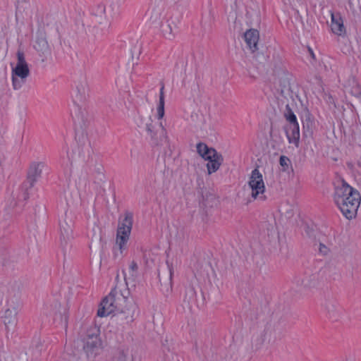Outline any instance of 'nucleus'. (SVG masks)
<instances>
[{
  "label": "nucleus",
  "instance_id": "39448f33",
  "mask_svg": "<svg viewBox=\"0 0 361 361\" xmlns=\"http://www.w3.org/2000/svg\"><path fill=\"white\" fill-rule=\"evenodd\" d=\"M89 96V88L85 77H82L75 83V91L73 96L74 104L78 106L75 111H87L86 101Z\"/></svg>",
  "mask_w": 361,
  "mask_h": 361
},
{
  "label": "nucleus",
  "instance_id": "c756f323",
  "mask_svg": "<svg viewBox=\"0 0 361 361\" xmlns=\"http://www.w3.org/2000/svg\"><path fill=\"white\" fill-rule=\"evenodd\" d=\"M125 318L127 319V323H128L129 322L132 321V319H128V316L127 317H125Z\"/></svg>",
  "mask_w": 361,
  "mask_h": 361
},
{
  "label": "nucleus",
  "instance_id": "a878e982",
  "mask_svg": "<svg viewBox=\"0 0 361 361\" xmlns=\"http://www.w3.org/2000/svg\"><path fill=\"white\" fill-rule=\"evenodd\" d=\"M123 313H124L123 311H121V312H118V310H117V307L114 305V317H116V320L117 321L123 319Z\"/></svg>",
  "mask_w": 361,
  "mask_h": 361
},
{
  "label": "nucleus",
  "instance_id": "bb28decb",
  "mask_svg": "<svg viewBox=\"0 0 361 361\" xmlns=\"http://www.w3.org/2000/svg\"><path fill=\"white\" fill-rule=\"evenodd\" d=\"M319 251L322 255H327V253L329 252V248L326 245H324V244L320 243L319 244Z\"/></svg>",
  "mask_w": 361,
  "mask_h": 361
},
{
  "label": "nucleus",
  "instance_id": "20e7f679",
  "mask_svg": "<svg viewBox=\"0 0 361 361\" xmlns=\"http://www.w3.org/2000/svg\"><path fill=\"white\" fill-rule=\"evenodd\" d=\"M133 226V214L126 212L123 216H120L116 233V243L118 246L120 253L123 255L127 250V243Z\"/></svg>",
  "mask_w": 361,
  "mask_h": 361
},
{
  "label": "nucleus",
  "instance_id": "412c9836",
  "mask_svg": "<svg viewBox=\"0 0 361 361\" xmlns=\"http://www.w3.org/2000/svg\"><path fill=\"white\" fill-rule=\"evenodd\" d=\"M164 85L161 83L159 94V102L157 106V113H164Z\"/></svg>",
  "mask_w": 361,
  "mask_h": 361
},
{
  "label": "nucleus",
  "instance_id": "6e6552de",
  "mask_svg": "<svg viewBox=\"0 0 361 361\" xmlns=\"http://www.w3.org/2000/svg\"><path fill=\"white\" fill-rule=\"evenodd\" d=\"M43 313L47 316H51L56 320L66 321V308L61 307L57 300L47 301L43 306Z\"/></svg>",
  "mask_w": 361,
  "mask_h": 361
},
{
  "label": "nucleus",
  "instance_id": "9b49d317",
  "mask_svg": "<svg viewBox=\"0 0 361 361\" xmlns=\"http://www.w3.org/2000/svg\"><path fill=\"white\" fill-rule=\"evenodd\" d=\"M17 310L13 305L6 309L2 316L3 322L7 331H13L17 324Z\"/></svg>",
  "mask_w": 361,
  "mask_h": 361
},
{
  "label": "nucleus",
  "instance_id": "6ab92c4d",
  "mask_svg": "<svg viewBox=\"0 0 361 361\" xmlns=\"http://www.w3.org/2000/svg\"><path fill=\"white\" fill-rule=\"evenodd\" d=\"M29 7V2L27 1H18L16 4V18H23V12Z\"/></svg>",
  "mask_w": 361,
  "mask_h": 361
},
{
  "label": "nucleus",
  "instance_id": "ddd939ff",
  "mask_svg": "<svg viewBox=\"0 0 361 361\" xmlns=\"http://www.w3.org/2000/svg\"><path fill=\"white\" fill-rule=\"evenodd\" d=\"M75 129V137L80 142H85L86 136L83 135V129L87 126V121L85 119L84 114H76L73 118Z\"/></svg>",
  "mask_w": 361,
  "mask_h": 361
},
{
  "label": "nucleus",
  "instance_id": "f8f14e48",
  "mask_svg": "<svg viewBox=\"0 0 361 361\" xmlns=\"http://www.w3.org/2000/svg\"><path fill=\"white\" fill-rule=\"evenodd\" d=\"M113 312V290L101 302L97 315L100 317H107Z\"/></svg>",
  "mask_w": 361,
  "mask_h": 361
},
{
  "label": "nucleus",
  "instance_id": "423d86ee",
  "mask_svg": "<svg viewBox=\"0 0 361 361\" xmlns=\"http://www.w3.org/2000/svg\"><path fill=\"white\" fill-rule=\"evenodd\" d=\"M248 185L252 190L251 195L254 199H257V197L262 200L265 199V197L263 195L265 190V185L262 174L257 168L252 171L248 181Z\"/></svg>",
  "mask_w": 361,
  "mask_h": 361
},
{
  "label": "nucleus",
  "instance_id": "7ed1b4c3",
  "mask_svg": "<svg viewBox=\"0 0 361 361\" xmlns=\"http://www.w3.org/2000/svg\"><path fill=\"white\" fill-rule=\"evenodd\" d=\"M17 62L11 70L12 85L14 90H20L25 83L30 75L28 64L25 61L24 53L18 50L16 54Z\"/></svg>",
  "mask_w": 361,
  "mask_h": 361
},
{
  "label": "nucleus",
  "instance_id": "4be33fe9",
  "mask_svg": "<svg viewBox=\"0 0 361 361\" xmlns=\"http://www.w3.org/2000/svg\"><path fill=\"white\" fill-rule=\"evenodd\" d=\"M324 307L330 315L334 314L336 310V303L334 301H326Z\"/></svg>",
  "mask_w": 361,
  "mask_h": 361
},
{
  "label": "nucleus",
  "instance_id": "c9c22d12",
  "mask_svg": "<svg viewBox=\"0 0 361 361\" xmlns=\"http://www.w3.org/2000/svg\"><path fill=\"white\" fill-rule=\"evenodd\" d=\"M329 99H332V97L331 96H329Z\"/></svg>",
  "mask_w": 361,
  "mask_h": 361
},
{
  "label": "nucleus",
  "instance_id": "b1692460",
  "mask_svg": "<svg viewBox=\"0 0 361 361\" xmlns=\"http://www.w3.org/2000/svg\"><path fill=\"white\" fill-rule=\"evenodd\" d=\"M290 159L286 157V156H281L279 159V163L280 165L284 168V170H286V168L288 166V164H290Z\"/></svg>",
  "mask_w": 361,
  "mask_h": 361
},
{
  "label": "nucleus",
  "instance_id": "2f4dec72",
  "mask_svg": "<svg viewBox=\"0 0 361 361\" xmlns=\"http://www.w3.org/2000/svg\"><path fill=\"white\" fill-rule=\"evenodd\" d=\"M357 164L361 167V161H358Z\"/></svg>",
  "mask_w": 361,
  "mask_h": 361
},
{
  "label": "nucleus",
  "instance_id": "cd10ccee",
  "mask_svg": "<svg viewBox=\"0 0 361 361\" xmlns=\"http://www.w3.org/2000/svg\"><path fill=\"white\" fill-rule=\"evenodd\" d=\"M130 268L132 271H136L138 268L137 263L135 262H133L130 266Z\"/></svg>",
  "mask_w": 361,
  "mask_h": 361
},
{
  "label": "nucleus",
  "instance_id": "393cba45",
  "mask_svg": "<svg viewBox=\"0 0 361 361\" xmlns=\"http://www.w3.org/2000/svg\"><path fill=\"white\" fill-rule=\"evenodd\" d=\"M163 32L166 37L171 38L173 37V35L172 33V29L170 25H168L166 28H163Z\"/></svg>",
  "mask_w": 361,
  "mask_h": 361
},
{
  "label": "nucleus",
  "instance_id": "7c9ffc66",
  "mask_svg": "<svg viewBox=\"0 0 361 361\" xmlns=\"http://www.w3.org/2000/svg\"><path fill=\"white\" fill-rule=\"evenodd\" d=\"M300 285L307 286V284H306V283H305L304 280H302V281H301Z\"/></svg>",
  "mask_w": 361,
  "mask_h": 361
},
{
  "label": "nucleus",
  "instance_id": "f257e3e1",
  "mask_svg": "<svg viewBox=\"0 0 361 361\" xmlns=\"http://www.w3.org/2000/svg\"><path fill=\"white\" fill-rule=\"evenodd\" d=\"M334 200L346 219H352L356 216L361 196L357 190L343 180L335 187Z\"/></svg>",
  "mask_w": 361,
  "mask_h": 361
},
{
  "label": "nucleus",
  "instance_id": "aec40b11",
  "mask_svg": "<svg viewBox=\"0 0 361 361\" xmlns=\"http://www.w3.org/2000/svg\"><path fill=\"white\" fill-rule=\"evenodd\" d=\"M196 147L197 152L202 158L204 157L207 154H208L209 152H210V149H214L213 147H209L204 142L197 143Z\"/></svg>",
  "mask_w": 361,
  "mask_h": 361
},
{
  "label": "nucleus",
  "instance_id": "5701e85b",
  "mask_svg": "<svg viewBox=\"0 0 361 361\" xmlns=\"http://www.w3.org/2000/svg\"><path fill=\"white\" fill-rule=\"evenodd\" d=\"M286 110H287V113L291 114L293 113L292 110L290 109L289 105L288 104H284V102H282L281 106H279L278 109H274V111L276 113L277 111H280L282 113H286Z\"/></svg>",
  "mask_w": 361,
  "mask_h": 361
},
{
  "label": "nucleus",
  "instance_id": "e433bc0d",
  "mask_svg": "<svg viewBox=\"0 0 361 361\" xmlns=\"http://www.w3.org/2000/svg\"><path fill=\"white\" fill-rule=\"evenodd\" d=\"M121 0H118V3L121 2Z\"/></svg>",
  "mask_w": 361,
  "mask_h": 361
},
{
  "label": "nucleus",
  "instance_id": "f3484780",
  "mask_svg": "<svg viewBox=\"0 0 361 361\" xmlns=\"http://www.w3.org/2000/svg\"><path fill=\"white\" fill-rule=\"evenodd\" d=\"M114 361H133V355L126 345H121L114 353Z\"/></svg>",
  "mask_w": 361,
  "mask_h": 361
},
{
  "label": "nucleus",
  "instance_id": "a211bd4d",
  "mask_svg": "<svg viewBox=\"0 0 361 361\" xmlns=\"http://www.w3.org/2000/svg\"><path fill=\"white\" fill-rule=\"evenodd\" d=\"M43 164L41 163H34L31 165L27 180L30 183V185H32L36 179L40 176Z\"/></svg>",
  "mask_w": 361,
  "mask_h": 361
},
{
  "label": "nucleus",
  "instance_id": "9d476101",
  "mask_svg": "<svg viewBox=\"0 0 361 361\" xmlns=\"http://www.w3.org/2000/svg\"><path fill=\"white\" fill-rule=\"evenodd\" d=\"M146 18L153 24L161 22L164 17V6L159 1L152 4L145 14Z\"/></svg>",
  "mask_w": 361,
  "mask_h": 361
},
{
  "label": "nucleus",
  "instance_id": "473e14b6",
  "mask_svg": "<svg viewBox=\"0 0 361 361\" xmlns=\"http://www.w3.org/2000/svg\"><path fill=\"white\" fill-rule=\"evenodd\" d=\"M190 293H191L192 295H193V294H194V291H193V290H192V289H191V290H190Z\"/></svg>",
  "mask_w": 361,
  "mask_h": 361
},
{
  "label": "nucleus",
  "instance_id": "c85d7f7f",
  "mask_svg": "<svg viewBox=\"0 0 361 361\" xmlns=\"http://www.w3.org/2000/svg\"><path fill=\"white\" fill-rule=\"evenodd\" d=\"M309 51H310V55L312 56V58H314V54L313 53V51L311 49H309Z\"/></svg>",
  "mask_w": 361,
  "mask_h": 361
},
{
  "label": "nucleus",
  "instance_id": "2eb2a0df",
  "mask_svg": "<svg viewBox=\"0 0 361 361\" xmlns=\"http://www.w3.org/2000/svg\"><path fill=\"white\" fill-rule=\"evenodd\" d=\"M331 27L332 32L339 36H342L345 34V28L343 25V20L338 13L334 14L331 13Z\"/></svg>",
  "mask_w": 361,
  "mask_h": 361
},
{
  "label": "nucleus",
  "instance_id": "72a5a7b5",
  "mask_svg": "<svg viewBox=\"0 0 361 361\" xmlns=\"http://www.w3.org/2000/svg\"><path fill=\"white\" fill-rule=\"evenodd\" d=\"M42 42H43V45H46L47 43L45 41H42Z\"/></svg>",
  "mask_w": 361,
  "mask_h": 361
},
{
  "label": "nucleus",
  "instance_id": "f704fd0d",
  "mask_svg": "<svg viewBox=\"0 0 361 361\" xmlns=\"http://www.w3.org/2000/svg\"><path fill=\"white\" fill-rule=\"evenodd\" d=\"M0 361H4V360L1 357V355H0Z\"/></svg>",
  "mask_w": 361,
  "mask_h": 361
},
{
  "label": "nucleus",
  "instance_id": "1a4fd4ad",
  "mask_svg": "<svg viewBox=\"0 0 361 361\" xmlns=\"http://www.w3.org/2000/svg\"><path fill=\"white\" fill-rule=\"evenodd\" d=\"M204 160L208 161L207 168L209 174L216 172L221 165L224 158L221 154L214 149H210V152L203 157Z\"/></svg>",
  "mask_w": 361,
  "mask_h": 361
},
{
  "label": "nucleus",
  "instance_id": "dca6fc26",
  "mask_svg": "<svg viewBox=\"0 0 361 361\" xmlns=\"http://www.w3.org/2000/svg\"><path fill=\"white\" fill-rule=\"evenodd\" d=\"M99 344L100 341L97 334H88L84 340V350L89 354L97 348Z\"/></svg>",
  "mask_w": 361,
  "mask_h": 361
},
{
  "label": "nucleus",
  "instance_id": "4468645a",
  "mask_svg": "<svg viewBox=\"0 0 361 361\" xmlns=\"http://www.w3.org/2000/svg\"><path fill=\"white\" fill-rule=\"evenodd\" d=\"M259 32L255 29H250L244 34V39L247 47L254 52L258 49L257 43L259 41Z\"/></svg>",
  "mask_w": 361,
  "mask_h": 361
},
{
  "label": "nucleus",
  "instance_id": "f03ea898",
  "mask_svg": "<svg viewBox=\"0 0 361 361\" xmlns=\"http://www.w3.org/2000/svg\"><path fill=\"white\" fill-rule=\"evenodd\" d=\"M164 114H137L135 118L138 126L145 128L153 145H162L167 142V136L162 120Z\"/></svg>",
  "mask_w": 361,
  "mask_h": 361
},
{
  "label": "nucleus",
  "instance_id": "0eeeda50",
  "mask_svg": "<svg viewBox=\"0 0 361 361\" xmlns=\"http://www.w3.org/2000/svg\"><path fill=\"white\" fill-rule=\"evenodd\" d=\"M288 123L284 126L286 135L290 144L296 147L300 143V128L295 114H284Z\"/></svg>",
  "mask_w": 361,
  "mask_h": 361
}]
</instances>
